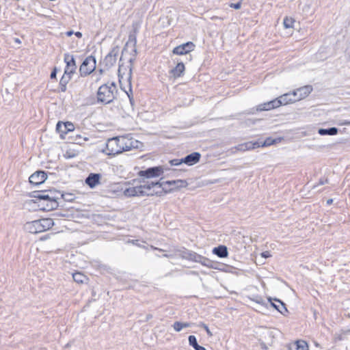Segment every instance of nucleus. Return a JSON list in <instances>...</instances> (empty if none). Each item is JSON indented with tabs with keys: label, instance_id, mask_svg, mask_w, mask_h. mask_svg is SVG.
<instances>
[{
	"label": "nucleus",
	"instance_id": "nucleus-1",
	"mask_svg": "<svg viewBox=\"0 0 350 350\" xmlns=\"http://www.w3.org/2000/svg\"><path fill=\"white\" fill-rule=\"evenodd\" d=\"M135 185L126 188L123 193L126 197L145 196L158 195L161 193L160 182L133 180Z\"/></svg>",
	"mask_w": 350,
	"mask_h": 350
},
{
	"label": "nucleus",
	"instance_id": "nucleus-2",
	"mask_svg": "<svg viewBox=\"0 0 350 350\" xmlns=\"http://www.w3.org/2000/svg\"><path fill=\"white\" fill-rule=\"evenodd\" d=\"M138 143L137 140L129 135L117 136L107 140L105 151L107 154L114 156L138 148Z\"/></svg>",
	"mask_w": 350,
	"mask_h": 350
},
{
	"label": "nucleus",
	"instance_id": "nucleus-3",
	"mask_svg": "<svg viewBox=\"0 0 350 350\" xmlns=\"http://www.w3.org/2000/svg\"><path fill=\"white\" fill-rule=\"evenodd\" d=\"M132 68L131 66H124L120 65L118 69V78L120 88L128 95L131 103H133L131 87Z\"/></svg>",
	"mask_w": 350,
	"mask_h": 350
},
{
	"label": "nucleus",
	"instance_id": "nucleus-4",
	"mask_svg": "<svg viewBox=\"0 0 350 350\" xmlns=\"http://www.w3.org/2000/svg\"><path fill=\"white\" fill-rule=\"evenodd\" d=\"M117 93V86L114 83L103 84L98 90V102L109 104L116 99Z\"/></svg>",
	"mask_w": 350,
	"mask_h": 350
},
{
	"label": "nucleus",
	"instance_id": "nucleus-5",
	"mask_svg": "<svg viewBox=\"0 0 350 350\" xmlns=\"http://www.w3.org/2000/svg\"><path fill=\"white\" fill-rule=\"evenodd\" d=\"M54 225L53 220L51 218H43L27 222L25 226V230L32 234L40 233L51 228Z\"/></svg>",
	"mask_w": 350,
	"mask_h": 350
},
{
	"label": "nucleus",
	"instance_id": "nucleus-6",
	"mask_svg": "<svg viewBox=\"0 0 350 350\" xmlns=\"http://www.w3.org/2000/svg\"><path fill=\"white\" fill-rule=\"evenodd\" d=\"M96 68V59L90 55L87 57L79 68V72L82 77L91 74Z\"/></svg>",
	"mask_w": 350,
	"mask_h": 350
},
{
	"label": "nucleus",
	"instance_id": "nucleus-7",
	"mask_svg": "<svg viewBox=\"0 0 350 350\" xmlns=\"http://www.w3.org/2000/svg\"><path fill=\"white\" fill-rule=\"evenodd\" d=\"M64 60L66 64L64 70L65 74L72 75L75 72L77 69L74 56L69 53H65Z\"/></svg>",
	"mask_w": 350,
	"mask_h": 350
},
{
	"label": "nucleus",
	"instance_id": "nucleus-8",
	"mask_svg": "<svg viewBox=\"0 0 350 350\" xmlns=\"http://www.w3.org/2000/svg\"><path fill=\"white\" fill-rule=\"evenodd\" d=\"M163 172V168L161 166L153 167L148 168L146 170H140L138 172V176L140 177H146L148 178L153 177H159Z\"/></svg>",
	"mask_w": 350,
	"mask_h": 350
},
{
	"label": "nucleus",
	"instance_id": "nucleus-9",
	"mask_svg": "<svg viewBox=\"0 0 350 350\" xmlns=\"http://www.w3.org/2000/svg\"><path fill=\"white\" fill-rule=\"evenodd\" d=\"M195 44L192 42H187L185 44L176 46L173 49V53L178 55H186L194 50Z\"/></svg>",
	"mask_w": 350,
	"mask_h": 350
},
{
	"label": "nucleus",
	"instance_id": "nucleus-10",
	"mask_svg": "<svg viewBox=\"0 0 350 350\" xmlns=\"http://www.w3.org/2000/svg\"><path fill=\"white\" fill-rule=\"evenodd\" d=\"M312 90L313 88L312 85H305L293 91V96L297 98V100H299L307 97L311 93Z\"/></svg>",
	"mask_w": 350,
	"mask_h": 350
},
{
	"label": "nucleus",
	"instance_id": "nucleus-11",
	"mask_svg": "<svg viewBox=\"0 0 350 350\" xmlns=\"http://www.w3.org/2000/svg\"><path fill=\"white\" fill-rule=\"evenodd\" d=\"M36 194L33 196L34 198L47 201L46 207L44 209L52 210L57 206V202L53 198L49 197L48 194H40L39 192H36Z\"/></svg>",
	"mask_w": 350,
	"mask_h": 350
},
{
	"label": "nucleus",
	"instance_id": "nucleus-12",
	"mask_svg": "<svg viewBox=\"0 0 350 350\" xmlns=\"http://www.w3.org/2000/svg\"><path fill=\"white\" fill-rule=\"evenodd\" d=\"M46 179V174L42 171H38L30 176L29 183L35 185L43 183Z\"/></svg>",
	"mask_w": 350,
	"mask_h": 350
},
{
	"label": "nucleus",
	"instance_id": "nucleus-13",
	"mask_svg": "<svg viewBox=\"0 0 350 350\" xmlns=\"http://www.w3.org/2000/svg\"><path fill=\"white\" fill-rule=\"evenodd\" d=\"M74 129V124L70 122H58L56 125V131L61 134H66L69 131H72Z\"/></svg>",
	"mask_w": 350,
	"mask_h": 350
},
{
	"label": "nucleus",
	"instance_id": "nucleus-14",
	"mask_svg": "<svg viewBox=\"0 0 350 350\" xmlns=\"http://www.w3.org/2000/svg\"><path fill=\"white\" fill-rule=\"evenodd\" d=\"M260 147V142H247L243 144H239L237 146H236L234 148L238 151H246V150H253L257 148Z\"/></svg>",
	"mask_w": 350,
	"mask_h": 350
},
{
	"label": "nucleus",
	"instance_id": "nucleus-15",
	"mask_svg": "<svg viewBox=\"0 0 350 350\" xmlns=\"http://www.w3.org/2000/svg\"><path fill=\"white\" fill-rule=\"evenodd\" d=\"M200 157L201 155L199 152H195L187 155L185 158L182 159V161L188 165H193L199 161Z\"/></svg>",
	"mask_w": 350,
	"mask_h": 350
},
{
	"label": "nucleus",
	"instance_id": "nucleus-16",
	"mask_svg": "<svg viewBox=\"0 0 350 350\" xmlns=\"http://www.w3.org/2000/svg\"><path fill=\"white\" fill-rule=\"evenodd\" d=\"M117 60V51L112 50L105 57L103 64L105 66L110 68L114 65Z\"/></svg>",
	"mask_w": 350,
	"mask_h": 350
},
{
	"label": "nucleus",
	"instance_id": "nucleus-17",
	"mask_svg": "<svg viewBox=\"0 0 350 350\" xmlns=\"http://www.w3.org/2000/svg\"><path fill=\"white\" fill-rule=\"evenodd\" d=\"M276 99L279 103V106L282 105H287L288 103L297 101V98L293 96V92L291 93L284 94Z\"/></svg>",
	"mask_w": 350,
	"mask_h": 350
},
{
	"label": "nucleus",
	"instance_id": "nucleus-18",
	"mask_svg": "<svg viewBox=\"0 0 350 350\" xmlns=\"http://www.w3.org/2000/svg\"><path fill=\"white\" fill-rule=\"evenodd\" d=\"M160 183L161 184V187L165 185L172 186V187L170 189L182 188L187 186V182L183 180H167Z\"/></svg>",
	"mask_w": 350,
	"mask_h": 350
},
{
	"label": "nucleus",
	"instance_id": "nucleus-19",
	"mask_svg": "<svg viewBox=\"0 0 350 350\" xmlns=\"http://www.w3.org/2000/svg\"><path fill=\"white\" fill-rule=\"evenodd\" d=\"M279 103L277 101V99H274L273 100L269 101L264 104L260 105L258 106L257 110L258 111H268L274 108L279 107Z\"/></svg>",
	"mask_w": 350,
	"mask_h": 350
},
{
	"label": "nucleus",
	"instance_id": "nucleus-20",
	"mask_svg": "<svg viewBox=\"0 0 350 350\" xmlns=\"http://www.w3.org/2000/svg\"><path fill=\"white\" fill-rule=\"evenodd\" d=\"M100 177L98 174H90L85 179V183L90 187L94 188L99 183Z\"/></svg>",
	"mask_w": 350,
	"mask_h": 350
},
{
	"label": "nucleus",
	"instance_id": "nucleus-21",
	"mask_svg": "<svg viewBox=\"0 0 350 350\" xmlns=\"http://www.w3.org/2000/svg\"><path fill=\"white\" fill-rule=\"evenodd\" d=\"M183 257L199 263H200L202 258V256L189 251L184 252Z\"/></svg>",
	"mask_w": 350,
	"mask_h": 350
},
{
	"label": "nucleus",
	"instance_id": "nucleus-22",
	"mask_svg": "<svg viewBox=\"0 0 350 350\" xmlns=\"http://www.w3.org/2000/svg\"><path fill=\"white\" fill-rule=\"evenodd\" d=\"M213 253L219 258L227 257L228 254L227 247L224 245H219L218 247H214L213 250Z\"/></svg>",
	"mask_w": 350,
	"mask_h": 350
},
{
	"label": "nucleus",
	"instance_id": "nucleus-23",
	"mask_svg": "<svg viewBox=\"0 0 350 350\" xmlns=\"http://www.w3.org/2000/svg\"><path fill=\"white\" fill-rule=\"evenodd\" d=\"M185 69L184 64L183 62H179L177 64L176 67L171 70V73L175 78L180 77L183 74Z\"/></svg>",
	"mask_w": 350,
	"mask_h": 350
},
{
	"label": "nucleus",
	"instance_id": "nucleus-24",
	"mask_svg": "<svg viewBox=\"0 0 350 350\" xmlns=\"http://www.w3.org/2000/svg\"><path fill=\"white\" fill-rule=\"evenodd\" d=\"M338 129L336 127H332L329 129H319L318 133L321 135H335L338 133Z\"/></svg>",
	"mask_w": 350,
	"mask_h": 350
},
{
	"label": "nucleus",
	"instance_id": "nucleus-25",
	"mask_svg": "<svg viewBox=\"0 0 350 350\" xmlns=\"http://www.w3.org/2000/svg\"><path fill=\"white\" fill-rule=\"evenodd\" d=\"M193 323L188 322L176 321L174 323L172 327L176 332H180L183 328L189 327Z\"/></svg>",
	"mask_w": 350,
	"mask_h": 350
},
{
	"label": "nucleus",
	"instance_id": "nucleus-26",
	"mask_svg": "<svg viewBox=\"0 0 350 350\" xmlns=\"http://www.w3.org/2000/svg\"><path fill=\"white\" fill-rule=\"evenodd\" d=\"M189 344L193 347L195 350H206L204 347L200 346L198 344L196 337L191 335L188 338Z\"/></svg>",
	"mask_w": 350,
	"mask_h": 350
},
{
	"label": "nucleus",
	"instance_id": "nucleus-27",
	"mask_svg": "<svg viewBox=\"0 0 350 350\" xmlns=\"http://www.w3.org/2000/svg\"><path fill=\"white\" fill-rule=\"evenodd\" d=\"M275 301L278 303V304L271 303L272 306L273 308H275L282 314L285 315V314L288 312V310L285 306V304L280 300L275 299Z\"/></svg>",
	"mask_w": 350,
	"mask_h": 350
},
{
	"label": "nucleus",
	"instance_id": "nucleus-28",
	"mask_svg": "<svg viewBox=\"0 0 350 350\" xmlns=\"http://www.w3.org/2000/svg\"><path fill=\"white\" fill-rule=\"evenodd\" d=\"M200 264L208 267V268L217 269V262H215L204 256H202Z\"/></svg>",
	"mask_w": 350,
	"mask_h": 350
},
{
	"label": "nucleus",
	"instance_id": "nucleus-29",
	"mask_svg": "<svg viewBox=\"0 0 350 350\" xmlns=\"http://www.w3.org/2000/svg\"><path fill=\"white\" fill-rule=\"evenodd\" d=\"M280 138L273 139L272 137H267L262 143H260V147H266L280 142Z\"/></svg>",
	"mask_w": 350,
	"mask_h": 350
},
{
	"label": "nucleus",
	"instance_id": "nucleus-30",
	"mask_svg": "<svg viewBox=\"0 0 350 350\" xmlns=\"http://www.w3.org/2000/svg\"><path fill=\"white\" fill-rule=\"evenodd\" d=\"M72 278L75 282L79 284H82L86 280V276L79 272L73 273Z\"/></svg>",
	"mask_w": 350,
	"mask_h": 350
},
{
	"label": "nucleus",
	"instance_id": "nucleus-31",
	"mask_svg": "<svg viewBox=\"0 0 350 350\" xmlns=\"http://www.w3.org/2000/svg\"><path fill=\"white\" fill-rule=\"evenodd\" d=\"M296 346V349L298 350H308V344L304 340H298L295 342Z\"/></svg>",
	"mask_w": 350,
	"mask_h": 350
},
{
	"label": "nucleus",
	"instance_id": "nucleus-32",
	"mask_svg": "<svg viewBox=\"0 0 350 350\" xmlns=\"http://www.w3.org/2000/svg\"><path fill=\"white\" fill-rule=\"evenodd\" d=\"M294 22L295 21L292 18L286 17L284 19L283 24L286 29H288L293 27Z\"/></svg>",
	"mask_w": 350,
	"mask_h": 350
},
{
	"label": "nucleus",
	"instance_id": "nucleus-33",
	"mask_svg": "<svg viewBox=\"0 0 350 350\" xmlns=\"http://www.w3.org/2000/svg\"><path fill=\"white\" fill-rule=\"evenodd\" d=\"M70 79H71V75H66L64 73L60 79L59 85H67V84L70 81Z\"/></svg>",
	"mask_w": 350,
	"mask_h": 350
},
{
	"label": "nucleus",
	"instance_id": "nucleus-34",
	"mask_svg": "<svg viewBox=\"0 0 350 350\" xmlns=\"http://www.w3.org/2000/svg\"><path fill=\"white\" fill-rule=\"evenodd\" d=\"M170 164L172 165H178L181 163H183V161H182V159H172L170 161Z\"/></svg>",
	"mask_w": 350,
	"mask_h": 350
},
{
	"label": "nucleus",
	"instance_id": "nucleus-35",
	"mask_svg": "<svg viewBox=\"0 0 350 350\" xmlns=\"http://www.w3.org/2000/svg\"><path fill=\"white\" fill-rule=\"evenodd\" d=\"M229 6L232 8H234V9H236V10H239L241 8V2L239 1L237 3H231L229 4Z\"/></svg>",
	"mask_w": 350,
	"mask_h": 350
},
{
	"label": "nucleus",
	"instance_id": "nucleus-36",
	"mask_svg": "<svg viewBox=\"0 0 350 350\" xmlns=\"http://www.w3.org/2000/svg\"><path fill=\"white\" fill-rule=\"evenodd\" d=\"M103 74V70H99V75L94 74L92 75V78L96 82L100 80V76Z\"/></svg>",
	"mask_w": 350,
	"mask_h": 350
},
{
	"label": "nucleus",
	"instance_id": "nucleus-37",
	"mask_svg": "<svg viewBox=\"0 0 350 350\" xmlns=\"http://www.w3.org/2000/svg\"><path fill=\"white\" fill-rule=\"evenodd\" d=\"M200 326H201L202 327H203V328L206 330V332L207 334H208L209 336H213L212 332H211V330L209 329L208 327L205 323H202L200 324Z\"/></svg>",
	"mask_w": 350,
	"mask_h": 350
},
{
	"label": "nucleus",
	"instance_id": "nucleus-38",
	"mask_svg": "<svg viewBox=\"0 0 350 350\" xmlns=\"http://www.w3.org/2000/svg\"><path fill=\"white\" fill-rule=\"evenodd\" d=\"M338 124L340 126L350 125V121L345 120H341L338 121Z\"/></svg>",
	"mask_w": 350,
	"mask_h": 350
},
{
	"label": "nucleus",
	"instance_id": "nucleus-39",
	"mask_svg": "<svg viewBox=\"0 0 350 350\" xmlns=\"http://www.w3.org/2000/svg\"><path fill=\"white\" fill-rule=\"evenodd\" d=\"M211 20L215 21V20H224L223 17L217 16H213L211 18Z\"/></svg>",
	"mask_w": 350,
	"mask_h": 350
},
{
	"label": "nucleus",
	"instance_id": "nucleus-40",
	"mask_svg": "<svg viewBox=\"0 0 350 350\" xmlns=\"http://www.w3.org/2000/svg\"><path fill=\"white\" fill-rule=\"evenodd\" d=\"M262 256L264 257V258H269L271 256L269 252H262L261 254Z\"/></svg>",
	"mask_w": 350,
	"mask_h": 350
},
{
	"label": "nucleus",
	"instance_id": "nucleus-41",
	"mask_svg": "<svg viewBox=\"0 0 350 350\" xmlns=\"http://www.w3.org/2000/svg\"><path fill=\"white\" fill-rule=\"evenodd\" d=\"M60 91L64 92L66 90V85H59Z\"/></svg>",
	"mask_w": 350,
	"mask_h": 350
},
{
	"label": "nucleus",
	"instance_id": "nucleus-42",
	"mask_svg": "<svg viewBox=\"0 0 350 350\" xmlns=\"http://www.w3.org/2000/svg\"><path fill=\"white\" fill-rule=\"evenodd\" d=\"M310 5H304V8H303V11H304V12H308V11H309V10H310Z\"/></svg>",
	"mask_w": 350,
	"mask_h": 350
},
{
	"label": "nucleus",
	"instance_id": "nucleus-43",
	"mask_svg": "<svg viewBox=\"0 0 350 350\" xmlns=\"http://www.w3.org/2000/svg\"><path fill=\"white\" fill-rule=\"evenodd\" d=\"M295 348H296L295 344L293 343V345L289 346L288 350H298V349H296Z\"/></svg>",
	"mask_w": 350,
	"mask_h": 350
},
{
	"label": "nucleus",
	"instance_id": "nucleus-44",
	"mask_svg": "<svg viewBox=\"0 0 350 350\" xmlns=\"http://www.w3.org/2000/svg\"><path fill=\"white\" fill-rule=\"evenodd\" d=\"M56 77V70L55 69L51 73V78H55Z\"/></svg>",
	"mask_w": 350,
	"mask_h": 350
},
{
	"label": "nucleus",
	"instance_id": "nucleus-45",
	"mask_svg": "<svg viewBox=\"0 0 350 350\" xmlns=\"http://www.w3.org/2000/svg\"><path fill=\"white\" fill-rule=\"evenodd\" d=\"M75 36L78 38H81L82 37V33L79 31H77L75 33Z\"/></svg>",
	"mask_w": 350,
	"mask_h": 350
},
{
	"label": "nucleus",
	"instance_id": "nucleus-46",
	"mask_svg": "<svg viewBox=\"0 0 350 350\" xmlns=\"http://www.w3.org/2000/svg\"><path fill=\"white\" fill-rule=\"evenodd\" d=\"M327 182H328V181H327V179H325V180H321L319 181V185H324V184H325V183H327Z\"/></svg>",
	"mask_w": 350,
	"mask_h": 350
},
{
	"label": "nucleus",
	"instance_id": "nucleus-47",
	"mask_svg": "<svg viewBox=\"0 0 350 350\" xmlns=\"http://www.w3.org/2000/svg\"><path fill=\"white\" fill-rule=\"evenodd\" d=\"M152 318V315L150 314H147L146 316V321H148L149 319Z\"/></svg>",
	"mask_w": 350,
	"mask_h": 350
},
{
	"label": "nucleus",
	"instance_id": "nucleus-48",
	"mask_svg": "<svg viewBox=\"0 0 350 350\" xmlns=\"http://www.w3.org/2000/svg\"><path fill=\"white\" fill-rule=\"evenodd\" d=\"M72 34H73V31H67V32H66V35H67L68 36H72Z\"/></svg>",
	"mask_w": 350,
	"mask_h": 350
},
{
	"label": "nucleus",
	"instance_id": "nucleus-49",
	"mask_svg": "<svg viewBox=\"0 0 350 350\" xmlns=\"http://www.w3.org/2000/svg\"><path fill=\"white\" fill-rule=\"evenodd\" d=\"M332 202H333V200L332 199H328L327 200V204H329V205L331 204Z\"/></svg>",
	"mask_w": 350,
	"mask_h": 350
},
{
	"label": "nucleus",
	"instance_id": "nucleus-50",
	"mask_svg": "<svg viewBox=\"0 0 350 350\" xmlns=\"http://www.w3.org/2000/svg\"><path fill=\"white\" fill-rule=\"evenodd\" d=\"M153 249H154V250H159V251H163L161 249H158V248H157V247H153Z\"/></svg>",
	"mask_w": 350,
	"mask_h": 350
},
{
	"label": "nucleus",
	"instance_id": "nucleus-51",
	"mask_svg": "<svg viewBox=\"0 0 350 350\" xmlns=\"http://www.w3.org/2000/svg\"><path fill=\"white\" fill-rule=\"evenodd\" d=\"M163 256H164L165 257H169V256H169V255H167V254H164Z\"/></svg>",
	"mask_w": 350,
	"mask_h": 350
}]
</instances>
